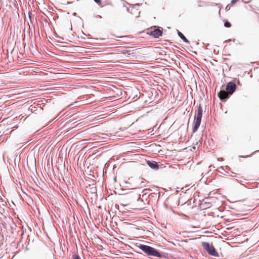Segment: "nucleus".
<instances>
[{
	"instance_id": "f8f14e48",
	"label": "nucleus",
	"mask_w": 259,
	"mask_h": 259,
	"mask_svg": "<svg viewBox=\"0 0 259 259\" xmlns=\"http://www.w3.org/2000/svg\"><path fill=\"white\" fill-rule=\"evenodd\" d=\"M197 113H203V110L202 107L199 105L198 110H197Z\"/></svg>"
},
{
	"instance_id": "aec40b11",
	"label": "nucleus",
	"mask_w": 259,
	"mask_h": 259,
	"mask_svg": "<svg viewBox=\"0 0 259 259\" xmlns=\"http://www.w3.org/2000/svg\"><path fill=\"white\" fill-rule=\"evenodd\" d=\"M98 17H99V18H100L101 19L102 18V17L101 16H100V15H98Z\"/></svg>"
},
{
	"instance_id": "6e6552de",
	"label": "nucleus",
	"mask_w": 259,
	"mask_h": 259,
	"mask_svg": "<svg viewBox=\"0 0 259 259\" xmlns=\"http://www.w3.org/2000/svg\"><path fill=\"white\" fill-rule=\"evenodd\" d=\"M147 163L151 168L157 169L158 168V165L155 161H147Z\"/></svg>"
},
{
	"instance_id": "f257e3e1",
	"label": "nucleus",
	"mask_w": 259,
	"mask_h": 259,
	"mask_svg": "<svg viewBox=\"0 0 259 259\" xmlns=\"http://www.w3.org/2000/svg\"><path fill=\"white\" fill-rule=\"evenodd\" d=\"M139 248L148 255L158 257H161L162 256L160 253L156 249L151 246L141 244L139 246Z\"/></svg>"
},
{
	"instance_id": "393cba45",
	"label": "nucleus",
	"mask_w": 259,
	"mask_h": 259,
	"mask_svg": "<svg viewBox=\"0 0 259 259\" xmlns=\"http://www.w3.org/2000/svg\"><path fill=\"white\" fill-rule=\"evenodd\" d=\"M82 34H83L85 35V34H84V33H83V32H82Z\"/></svg>"
},
{
	"instance_id": "423d86ee",
	"label": "nucleus",
	"mask_w": 259,
	"mask_h": 259,
	"mask_svg": "<svg viewBox=\"0 0 259 259\" xmlns=\"http://www.w3.org/2000/svg\"><path fill=\"white\" fill-rule=\"evenodd\" d=\"M218 96L221 101L225 102L230 96V95L224 90H221L218 93Z\"/></svg>"
},
{
	"instance_id": "ddd939ff",
	"label": "nucleus",
	"mask_w": 259,
	"mask_h": 259,
	"mask_svg": "<svg viewBox=\"0 0 259 259\" xmlns=\"http://www.w3.org/2000/svg\"><path fill=\"white\" fill-rule=\"evenodd\" d=\"M239 0H232L231 1V4L233 5L236 3Z\"/></svg>"
},
{
	"instance_id": "6ab92c4d",
	"label": "nucleus",
	"mask_w": 259,
	"mask_h": 259,
	"mask_svg": "<svg viewBox=\"0 0 259 259\" xmlns=\"http://www.w3.org/2000/svg\"><path fill=\"white\" fill-rule=\"evenodd\" d=\"M16 59L17 60H19V59H21L19 56H17Z\"/></svg>"
},
{
	"instance_id": "39448f33",
	"label": "nucleus",
	"mask_w": 259,
	"mask_h": 259,
	"mask_svg": "<svg viewBox=\"0 0 259 259\" xmlns=\"http://www.w3.org/2000/svg\"><path fill=\"white\" fill-rule=\"evenodd\" d=\"M149 34L154 38H157L162 35V30L160 29V27L156 28L150 31Z\"/></svg>"
},
{
	"instance_id": "dca6fc26",
	"label": "nucleus",
	"mask_w": 259,
	"mask_h": 259,
	"mask_svg": "<svg viewBox=\"0 0 259 259\" xmlns=\"http://www.w3.org/2000/svg\"><path fill=\"white\" fill-rule=\"evenodd\" d=\"M31 14V12H29V13H28V15H29V17L30 22H32L31 20V16H30Z\"/></svg>"
},
{
	"instance_id": "a878e982",
	"label": "nucleus",
	"mask_w": 259,
	"mask_h": 259,
	"mask_svg": "<svg viewBox=\"0 0 259 259\" xmlns=\"http://www.w3.org/2000/svg\"><path fill=\"white\" fill-rule=\"evenodd\" d=\"M80 111H77L76 113H79Z\"/></svg>"
},
{
	"instance_id": "0eeeda50",
	"label": "nucleus",
	"mask_w": 259,
	"mask_h": 259,
	"mask_svg": "<svg viewBox=\"0 0 259 259\" xmlns=\"http://www.w3.org/2000/svg\"><path fill=\"white\" fill-rule=\"evenodd\" d=\"M198 7H207L209 6L208 3L204 1L198 0L196 1Z\"/></svg>"
},
{
	"instance_id": "2eb2a0df",
	"label": "nucleus",
	"mask_w": 259,
	"mask_h": 259,
	"mask_svg": "<svg viewBox=\"0 0 259 259\" xmlns=\"http://www.w3.org/2000/svg\"><path fill=\"white\" fill-rule=\"evenodd\" d=\"M97 4H100L101 2V0H94Z\"/></svg>"
},
{
	"instance_id": "20e7f679",
	"label": "nucleus",
	"mask_w": 259,
	"mask_h": 259,
	"mask_svg": "<svg viewBox=\"0 0 259 259\" xmlns=\"http://www.w3.org/2000/svg\"><path fill=\"white\" fill-rule=\"evenodd\" d=\"M236 90V85L235 82L233 81L229 82L226 87V92L231 96L232 95Z\"/></svg>"
},
{
	"instance_id": "412c9836",
	"label": "nucleus",
	"mask_w": 259,
	"mask_h": 259,
	"mask_svg": "<svg viewBox=\"0 0 259 259\" xmlns=\"http://www.w3.org/2000/svg\"><path fill=\"white\" fill-rule=\"evenodd\" d=\"M126 10H127V12H128L129 11V9L126 8Z\"/></svg>"
},
{
	"instance_id": "bb28decb",
	"label": "nucleus",
	"mask_w": 259,
	"mask_h": 259,
	"mask_svg": "<svg viewBox=\"0 0 259 259\" xmlns=\"http://www.w3.org/2000/svg\"><path fill=\"white\" fill-rule=\"evenodd\" d=\"M28 25H29V27H30V25H29V24L28 23Z\"/></svg>"
},
{
	"instance_id": "5701e85b",
	"label": "nucleus",
	"mask_w": 259,
	"mask_h": 259,
	"mask_svg": "<svg viewBox=\"0 0 259 259\" xmlns=\"http://www.w3.org/2000/svg\"><path fill=\"white\" fill-rule=\"evenodd\" d=\"M81 38H82V39H85V37H84V36H82V37H81Z\"/></svg>"
},
{
	"instance_id": "a211bd4d",
	"label": "nucleus",
	"mask_w": 259,
	"mask_h": 259,
	"mask_svg": "<svg viewBox=\"0 0 259 259\" xmlns=\"http://www.w3.org/2000/svg\"><path fill=\"white\" fill-rule=\"evenodd\" d=\"M226 9L227 10H229V9H230V7H229V6H227L226 7Z\"/></svg>"
},
{
	"instance_id": "1a4fd4ad",
	"label": "nucleus",
	"mask_w": 259,
	"mask_h": 259,
	"mask_svg": "<svg viewBox=\"0 0 259 259\" xmlns=\"http://www.w3.org/2000/svg\"><path fill=\"white\" fill-rule=\"evenodd\" d=\"M178 36L186 43L189 44L190 41L188 39L184 36V35L179 30H177Z\"/></svg>"
},
{
	"instance_id": "4be33fe9",
	"label": "nucleus",
	"mask_w": 259,
	"mask_h": 259,
	"mask_svg": "<svg viewBox=\"0 0 259 259\" xmlns=\"http://www.w3.org/2000/svg\"><path fill=\"white\" fill-rule=\"evenodd\" d=\"M81 38H82V39H85V37H84V36H82V37H81Z\"/></svg>"
},
{
	"instance_id": "f3484780",
	"label": "nucleus",
	"mask_w": 259,
	"mask_h": 259,
	"mask_svg": "<svg viewBox=\"0 0 259 259\" xmlns=\"http://www.w3.org/2000/svg\"><path fill=\"white\" fill-rule=\"evenodd\" d=\"M79 103V101L75 102L73 104V105H74V104H78ZM71 105H72V104H71L70 106H71Z\"/></svg>"
},
{
	"instance_id": "b1692460",
	"label": "nucleus",
	"mask_w": 259,
	"mask_h": 259,
	"mask_svg": "<svg viewBox=\"0 0 259 259\" xmlns=\"http://www.w3.org/2000/svg\"><path fill=\"white\" fill-rule=\"evenodd\" d=\"M208 46H209V44H207L206 48H207V47H208Z\"/></svg>"
},
{
	"instance_id": "7ed1b4c3",
	"label": "nucleus",
	"mask_w": 259,
	"mask_h": 259,
	"mask_svg": "<svg viewBox=\"0 0 259 259\" xmlns=\"http://www.w3.org/2000/svg\"><path fill=\"white\" fill-rule=\"evenodd\" d=\"M202 114H196L194 117V126L193 127V132L195 133L198 130L201 123Z\"/></svg>"
},
{
	"instance_id": "f03ea898",
	"label": "nucleus",
	"mask_w": 259,
	"mask_h": 259,
	"mask_svg": "<svg viewBox=\"0 0 259 259\" xmlns=\"http://www.w3.org/2000/svg\"><path fill=\"white\" fill-rule=\"evenodd\" d=\"M202 245L203 247V248L207 251V252L210 255L217 256H218V253L215 250V248L214 247L210 244L209 243L206 242H203L202 243Z\"/></svg>"
},
{
	"instance_id": "4468645a",
	"label": "nucleus",
	"mask_w": 259,
	"mask_h": 259,
	"mask_svg": "<svg viewBox=\"0 0 259 259\" xmlns=\"http://www.w3.org/2000/svg\"><path fill=\"white\" fill-rule=\"evenodd\" d=\"M128 52V50H125L124 51H122V54H126Z\"/></svg>"
},
{
	"instance_id": "9d476101",
	"label": "nucleus",
	"mask_w": 259,
	"mask_h": 259,
	"mask_svg": "<svg viewBox=\"0 0 259 259\" xmlns=\"http://www.w3.org/2000/svg\"><path fill=\"white\" fill-rule=\"evenodd\" d=\"M224 26L226 27L230 28V27H231V23L230 22H229L228 21L226 20L224 22Z\"/></svg>"
},
{
	"instance_id": "9b49d317",
	"label": "nucleus",
	"mask_w": 259,
	"mask_h": 259,
	"mask_svg": "<svg viewBox=\"0 0 259 259\" xmlns=\"http://www.w3.org/2000/svg\"><path fill=\"white\" fill-rule=\"evenodd\" d=\"M72 259H81V258L77 254H74L72 255Z\"/></svg>"
}]
</instances>
